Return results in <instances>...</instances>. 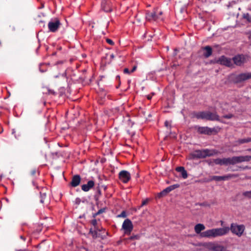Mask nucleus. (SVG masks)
I'll use <instances>...</instances> for the list:
<instances>
[{
    "mask_svg": "<svg viewBox=\"0 0 251 251\" xmlns=\"http://www.w3.org/2000/svg\"><path fill=\"white\" fill-rule=\"evenodd\" d=\"M205 226L203 224H199L195 226V231L199 234L201 237L214 238L218 236H222L226 235L229 231L228 227L212 228L201 232L205 229Z\"/></svg>",
    "mask_w": 251,
    "mask_h": 251,
    "instance_id": "1",
    "label": "nucleus"
},
{
    "mask_svg": "<svg viewBox=\"0 0 251 251\" xmlns=\"http://www.w3.org/2000/svg\"><path fill=\"white\" fill-rule=\"evenodd\" d=\"M250 158L251 157L249 156H236L232 158H218L214 160V162L216 164L220 165L234 164L237 163L248 161Z\"/></svg>",
    "mask_w": 251,
    "mask_h": 251,
    "instance_id": "2",
    "label": "nucleus"
},
{
    "mask_svg": "<svg viewBox=\"0 0 251 251\" xmlns=\"http://www.w3.org/2000/svg\"><path fill=\"white\" fill-rule=\"evenodd\" d=\"M228 228L233 234L238 237L242 236L245 230V227L243 225H238L235 223L231 224L230 228L228 227Z\"/></svg>",
    "mask_w": 251,
    "mask_h": 251,
    "instance_id": "3",
    "label": "nucleus"
},
{
    "mask_svg": "<svg viewBox=\"0 0 251 251\" xmlns=\"http://www.w3.org/2000/svg\"><path fill=\"white\" fill-rule=\"evenodd\" d=\"M197 117L209 120H219V116L216 113L209 111L200 112L198 114Z\"/></svg>",
    "mask_w": 251,
    "mask_h": 251,
    "instance_id": "4",
    "label": "nucleus"
},
{
    "mask_svg": "<svg viewBox=\"0 0 251 251\" xmlns=\"http://www.w3.org/2000/svg\"><path fill=\"white\" fill-rule=\"evenodd\" d=\"M202 246L205 248L212 251H224L225 250L223 246L211 242L204 243Z\"/></svg>",
    "mask_w": 251,
    "mask_h": 251,
    "instance_id": "5",
    "label": "nucleus"
},
{
    "mask_svg": "<svg viewBox=\"0 0 251 251\" xmlns=\"http://www.w3.org/2000/svg\"><path fill=\"white\" fill-rule=\"evenodd\" d=\"M162 15V12L157 10L154 12H148L146 14V19L150 22L156 21L161 19L160 16Z\"/></svg>",
    "mask_w": 251,
    "mask_h": 251,
    "instance_id": "6",
    "label": "nucleus"
},
{
    "mask_svg": "<svg viewBox=\"0 0 251 251\" xmlns=\"http://www.w3.org/2000/svg\"><path fill=\"white\" fill-rule=\"evenodd\" d=\"M122 228L124 230L125 234L129 235L133 228L131 221L128 219H126L123 223Z\"/></svg>",
    "mask_w": 251,
    "mask_h": 251,
    "instance_id": "7",
    "label": "nucleus"
},
{
    "mask_svg": "<svg viewBox=\"0 0 251 251\" xmlns=\"http://www.w3.org/2000/svg\"><path fill=\"white\" fill-rule=\"evenodd\" d=\"M248 60V58L247 56L244 55H238L233 58L232 62L233 61L234 63L236 65L240 66Z\"/></svg>",
    "mask_w": 251,
    "mask_h": 251,
    "instance_id": "8",
    "label": "nucleus"
},
{
    "mask_svg": "<svg viewBox=\"0 0 251 251\" xmlns=\"http://www.w3.org/2000/svg\"><path fill=\"white\" fill-rule=\"evenodd\" d=\"M217 62L227 67H231L233 65L232 60L225 56L220 57L217 61Z\"/></svg>",
    "mask_w": 251,
    "mask_h": 251,
    "instance_id": "9",
    "label": "nucleus"
},
{
    "mask_svg": "<svg viewBox=\"0 0 251 251\" xmlns=\"http://www.w3.org/2000/svg\"><path fill=\"white\" fill-rule=\"evenodd\" d=\"M120 179L124 183H127L130 179V174L126 171H122L119 174Z\"/></svg>",
    "mask_w": 251,
    "mask_h": 251,
    "instance_id": "10",
    "label": "nucleus"
},
{
    "mask_svg": "<svg viewBox=\"0 0 251 251\" xmlns=\"http://www.w3.org/2000/svg\"><path fill=\"white\" fill-rule=\"evenodd\" d=\"M251 78V73L240 74L236 76V81L240 82Z\"/></svg>",
    "mask_w": 251,
    "mask_h": 251,
    "instance_id": "11",
    "label": "nucleus"
},
{
    "mask_svg": "<svg viewBox=\"0 0 251 251\" xmlns=\"http://www.w3.org/2000/svg\"><path fill=\"white\" fill-rule=\"evenodd\" d=\"M60 25V22L58 20L49 23L48 27L50 30L51 32L56 31Z\"/></svg>",
    "mask_w": 251,
    "mask_h": 251,
    "instance_id": "12",
    "label": "nucleus"
},
{
    "mask_svg": "<svg viewBox=\"0 0 251 251\" xmlns=\"http://www.w3.org/2000/svg\"><path fill=\"white\" fill-rule=\"evenodd\" d=\"M178 187V185H177V184L170 186L166 188L163 191H162L159 194V196H164L166 194H167V193H169L170 192H171V191H172L173 190L175 189V188H176Z\"/></svg>",
    "mask_w": 251,
    "mask_h": 251,
    "instance_id": "13",
    "label": "nucleus"
},
{
    "mask_svg": "<svg viewBox=\"0 0 251 251\" xmlns=\"http://www.w3.org/2000/svg\"><path fill=\"white\" fill-rule=\"evenodd\" d=\"M94 185V182L92 180H90L88 182L87 184H83L81 186L82 190L84 191L87 192L89 191Z\"/></svg>",
    "mask_w": 251,
    "mask_h": 251,
    "instance_id": "14",
    "label": "nucleus"
},
{
    "mask_svg": "<svg viewBox=\"0 0 251 251\" xmlns=\"http://www.w3.org/2000/svg\"><path fill=\"white\" fill-rule=\"evenodd\" d=\"M211 154L212 153L210 152L209 151L205 150L202 151H197L196 155L199 157H205L206 156L211 155Z\"/></svg>",
    "mask_w": 251,
    "mask_h": 251,
    "instance_id": "15",
    "label": "nucleus"
},
{
    "mask_svg": "<svg viewBox=\"0 0 251 251\" xmlns=\"http://www.w3.org/2000/svg\"><path fill=\"white\" fill-rule=\"evenodd\" d=\"M80 182V177L79 176H75L73 177L71 184L73 187H76L79 185Z\"/></svg>",
    "mask_w": 251,
    "mask_h": 251,
    "instance_id": "16",
    "label": "nucleus"
},
{
    "mask_svg": "<svg viewBox=\"0 0 251 251\" xmlns=\"http://www.w3.org/2000/svg\"><path fill=\"white\" fill-rule=\"evenodd\" d=\"M176 170L178 172L181 173V175L183 178H186L188 176L187 172L185 170L184 168L182 167H179L176 168Z\"/></svg>",
    "mask_w": 251,
    "mask_h": 251,
    "instance_id": "17",
    "label": "nucleus"
},
{
    "mask_svg": "<svg viewBox=\"0 0 251 251\" xmlns=\"http://www.w3.org/2000/svg\"><path fill=\"white\" fill-rule=\"evenodd\" d=\"M102 7L105 12H110L112 10L110 6V3L107 1H104L102 2Z\"/></svg>",
    "mask_w": 251,
    "mask_h": 251,
    "instance_id": "18",
    "label": "nucleus"
},
{
    "mask_svg": "<svg viewBox=\"0 0 251 251\" xmlns=\"http://www.w3.org/2000/svg\"><path fill=\"white\" fill-rule=\"evenodd\" d=\"M198 131L201 133L209 134L211 131L207 127H200L198 128Z\"/></svg>",
    "mask_w": 251,
    "mask_h": 251,
    "instance_id": "19",
    "label": "nucleus"
},
{
    "mask_svg": "<svg viewBox=\"0 0 251 251\" xmlns=\"http://www.w3.org/2000/svg\"><path fill=\"white\" fill-rule=\"evenodd\" d=\"M204 50V55L206 57H208L211 55V54H212V49L210 47L207 46V47H205Z\"/></svg>",
    "mask_w": 251,
    "mask_h": 251,
    "instance_id": "20",
    "label": "nucleus"
},
{
    "mask_svg": "<svg viewBox=\"0 0 251 251\" xmlns=\"http://www.w3.org/2000/svg\"><path fill=\"white\" fill-rule=\"evenodd\" d=\"M229 177L228 176H215L213 177V179L216 180L217 181H220L222 180H225L227 178H228Z\"/></svg>",
    "mask_w": 251,
    "mask_h": 251,
    "instance_id": "21",
    "label": "nucleus"
},
{
    "mask_svg": "<svg viewBox=\"0 0 251 251\" xmlns=\"http://www.w3.org/2000/svg\"><path fill=\"white\" fill-rule=\"evenodd\" d=\"M46 197V193L42 192H41V200H40V202L41 203H43L44 202V199Z\"/></svg>",
    "mask_w": 251,
    "mask_h": 251,
    "instance_id": "22",
    "label": "nucleus"
},
{
    "mask_svg": "<svg viewBox=\"0 0 251 251\" xmlns=\"http://www.w3.org/2000/svg\"><path fill=\"white\" fill-rule=\"evenodd\" d=\"M251 141V139L250 138L248 139H241L239 140V142L240 144H243L246 142H249Z\"/></svg>",
    "mask_w": 251,
    "mask_h": 251,
    "instance_id": "23",
    "label": "nucleus"
},
{
    "mask_svg": "<svg viewBox=\"0 0 251 251\" xmlns=\"http://www.w3.org/2000/svg\"><path fill=\"white\" fill-rule=\"evenodd\" d=\"M244 195L246 197L251 198V192L248 191L244 193Z\"/></svg>",
    "mask_w": 251,
    "mask_h": 251,
    "instance_id": "24",
    "label": "nucleus"
},
{
    "mask_svg": "<svg viewBox=\"0 0 251 251\" xmlns=\"http://www.w3.org/2000/svg\"><path fill=\"white\" fill-rule=\"evenodd\" d=\"M126 213L125 211H123L121 214L118 216V217H126Z\"/></svg>",
    "mask_w": 251,
    "mask_h": 251,
    "instance_id": "25",
    "label": "nucleus"
},
{
    "mask_svg": "<svg viewBox=\"0 0 251 251\" xmlns=\"http://www.w3.org/2000/svg\"><path fill=\"white\" fill-rule=\"evenodd\" d=\"M106 42L109 44L110 45H114V42H113L112 40H111V39H106Z\"/></svg>",
    "mask_w": 251,
    "mask_h": 251,
    "instance_id": "26",
    "label": "nucleus"
},
{
    "mask_svg": "<svg viewBox=\"0 0 251 251\" xmlns=\"http://www.w3.org/2000/svg\"><path fill=\"white\" fill-rule=\"evenodd\" d=\"M232 117V114H228V115H227L224 116V118H228V119L231 118Z\"/></svg>",
    "mask_w": 251,
    "mask_h": 251,
    "instance_id": "27",
    "label": "nucleus"
},
{
    "mask_svg": "<svg viewBox=\"0 0 251 251\" xmlns=\"http://www.w3.org/2000/svg\"><path fill=\"white\" fill-rule=\"evenodd\" d=\"M165 125L166 127H168L170 126V124L168 121H166L165 122Z\"/></svg>",
    "mask_w": 251,
    "mask_h": 251,
    "instance_id": "28",
    "label": "nucleus"
},
{
    "mask_svg": "<svg viewBox=\"0 0 251 251\" xmlns=\"http://www.w3.org/2000/svg\"><path fill=\"white\" fill-rule=\"evenodd\" d=\"M92 224H93V225H94V226L95 225H96L97 224V221L96 220L94 219L92 221Z\"/></svg>",
    "mask_w": 251,
    "mask_h": 251,
    "instance_id": "29",
    "label": "nucleus"
},
{
    "mask_svg": "<svg viewBox=\"0 0 251 251\" xmlns=\"http://www.w3.org/2000/svg\"><path fill=\"white\" fill-rule=\"evenodd\" d=\"M124 72L125 73H127V74L129 73V71L127 68L125 69Z\"/></svg>",
    "mask_w": 251,
    "mask_h": 251,
    "instance_id": "30",
    "label": "nucleus"
},
{
    "mask_svg": "<svg viewBox=\"0 0 251 251\" xmlns=\"http://www.w3.org/2000/svg\"><path fill=\"white\" fill-rule=\"evenodd\" d=\"M80 251H88V250L85 248H81L80 249Z\"/></svg>",
    "mask_w": 251,
    "mask_h": 251,
    "instance_id": "31",
    "label": "nucleus"
},
{
    "mask_svg": "<svg viewBox=\"0 0 251 251\" xmlns=\"http://www.w3.org/2000/svg\"><path fill=\"white\" fill-rule=\"evenodd\" d=\"M147 202H148V200H147L143 201L142 202V205H144L146 204L147 203Z\"/></svg>",
    "mask_w": 251,
    "mask_h": 251,
    "instance_id": "32",
    "label": "nucleus"
},
{
    "mask_svg": "<svg viewBox=\"0 0 251 251\" xmlns=\"http://www.w3.org/2000/svg\"><path fill=\"white\" fill-rule=\"evenodd\" d=\"M75 201H76V202L77 203H79L80 202V199H79V198H77V199L75 200Z\"/></svg>",
    "mask_w": 251,
    "mask_h": 251,
    "instance_id": "33",
    "label": "nucleus"
},
{
    "mask_svg": "<svg viewBox=\"0 0 251 251\" xmlns=\"http://www.w3.org/2000/svg\"><path fill=\"white\" fill-rule=\"evenodd\" d=\"M131 239H137L138 238V237L137 236H131L130 238Z\"/></svg>",
    "mask_w": 251,
    "mask_h": 251,
    "instance_id": "34",
    "label": "nucleus"
},
{
    "mask_svg": "<svg viewBox=\"0 0 251 251\" xmlns=\"http://www.w3.org/2000/svg\"><path fill=\"white\" fill-rule=\"evenodd\" d=\"M136 69V66H134V67L132 68V70H131V72H134Z\"/></svg>",
    "mask_w": 251,
    "mask_h": 251,
    "instance_id": "35",
    "label": "nucleus"
},
{
    "mask_svg": "<svg viewBox=\"0 0 251 251\" xmlns=\"http://www.w3.org/2000/svg\"><path fill=\"white\" fill-rule=\"evenodd\" d=\"M147 98H148V99L150 100L151 98V96L150 95H148L147 96Z\"/></svg>",
    "mask_w": 251,
    "mask_h": 251,
    "instance_id": "36",
    "label": "nucleus"
},
{
    "mask_svg": "<svg viewBox=\"0 0 251 251\" xmlns=\"http://www.w3.org/2000/svg\"><path fill=\"white\" fill-rule=\"evenodd\" d=\"M15 132H16L15 130L14 129H13L12 130V133L13 134H15Z\"/></svg>",
    "mask_w": 251,
    "mask_h": 251,
    "instance_id": "37",
    "label": "nucleus"
},
{
    "mask_svg": "<svg viewBox=\"0 0 251 251\" xmlns=\"http://www.w3.org/2000/svg\"><path fill=\"white\" fill-rule=\"evenodd\" d=\"M114 55H113V54H111V58H114Z\"/></svg>",
    "mask_w": 251,
    "mask_h": 251,
    "instance_id": "38",
    "label": "nucleus"
},
{
    "mask_svg": "<svg viewBox=\"0 0 251 251\" xmlns=\"http://www.w3.org/2000/svg\"><path fill=\"white\" fill-rule=\"evenodd\" d=\"M90 232H92V234H93V232H92V230H91V229L90 230Z\"/></svg>",
    "mask_w": 251,
    "mask_h": 251,
    "instance_id": "39",
    "label": "nucleus"
},
{
    "mask_svg": "<svg viewBox=\"0 0 251 251\" xmlns=\"http://www.w3.org/2000/svg\"><path fill=\"white\" fill-rule=\"evenodd\" d=\"M247 16H248V15L245 16V18H247Z\"/></svg>",
    "mask_w": 251,
    "mask_h": 251,
    "instance_id": "40",
    "label": "nucleus"
}]
</instances>
